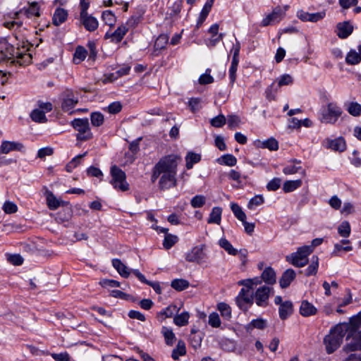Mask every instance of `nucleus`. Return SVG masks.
Wrapping results in <instances>:
<instances>
[{
	"mask_svg": "<svg viewBox=\"0 0 361 361\" xmlns=\"http://www.w3.org/2000/svg\"><path fill=\"white\" fill-rule=\"evenodd\" d=\"M349 330L348 324H339L330 330L324 338V344L328 354L336 351L343 342V339Z\"/></svg>",
	"mask_w": 361,
	"mask_h": 361,
	"instance_id": "1",
	"label": "nucleus"
},
{
	"mask_svg": "<svg viewBox=\"0 0 361 361\" xmlns=\"http://www.w3.org/2000/svg\"><path fill=\"white\" fill-rule=\"evenodd\" d=\"M4 47L5 51H1L4 58L12 59L13 63H18L20 66H27L31 63L32 56L27 53L28 49L25 48V46H23V51L9 44H4Z\"/></svg>",
	"mask_w": 361,
	"mask_h": 361,
	"instance_id": "2",
	"label": "nucleus"
},
{
	"mask_svg": "<svg viewBox=\"0 0 361 361\" xmlns=\"http://www.w3.org/2000/svg\"><path fill=\"white\" fill-rule=\"evenodd\" d=\"M313 252L311 246L304 245L299 247L297 252L286 256V261L296 267H303L307 262V257Z\"/></svg>",
	"mask_w": 361,
	"mask_h": 361,
	"instance_id": "3",
	"label": "nucleus"
},
{
	"mask_svg": "<svg viewBox=\"0 0 361 361\" xmlns=\"http://www.w3.org/2000/svg\"><path fill=\"white\" fill-rule=\"evenodd\" d=\"M342 114L343 110L341 106L335 102H329L323 109L320 121L324 123L334 124Z\"/></svg>",
	"mask_w": 361,
	"mask_h": 361,
	"instance_id": "4",
	"label": "nucleus"
},
{
	"mask_svg": "<svg viewBox=\"0 0 361 361\" xmlns=\"http://www.w3.org/2000/svg\"><path fill=\"white\" fill-rule=\"evenodd\" d=\"M180 161V156L169 154L162 157L155 166L161 173H176L177 166Z\"/></svg>",
	"mask_w": 361,
	"mask_h": 361,
	"instance_id": "5",
	"label": "nucleus"
},
{
	"mask_svg": "<svg viewBox=\"0 0 361 361\" xmlns=\"http://www.w3.org/2000/svg\"><path fill=\"white\" fill-rule=\"evenodd\" d=\"M110 173L112 177L110 181L114 188L121 191H126L129 188V185L126 182V176L125 172L116 165L111 167Z\"/></svg>",
	"mask_w": 361,
	"mask_h": 361,
	"instance_id": "6",
	"label": "nucleus"
},
{
	"mask_svg": "<svg viewBox=\"0 0 361 361\" xmlns=\"http://www.w3.org/2000/svg\"><path fill=\"white\" fill-rule=\"evenodd\" d=\"M72 126L78 131L77 140L86 141L92 137L87 118H75L72 121Z\"/></svg>",
	"mask_w": 361,
	"mask_h": 361,
	"instance_id": "7",
	"label": "nucleus"
},
{
	"mask_svg": "<svg viewBox=\"0 0 361 361\" xmlns=\"http://www.w3.org/2000/svg\"><path fill=\"white\" fill-rule=\"evenodd\" d=\"M78 103V94L71 89L63 92V102L61 108L64 111H71Z\"/></svg>",
	"mask_w": 361,
	"mask_h": 361,
	"instance_id": "8",
	"label": "nucleus"
},
{
	"mask_svg": "<svg viewBox=\"0 0 361 361\" xmlns=\"http://www.w3.org/2000/svg\"><path fill=\"white\" fill-rule=\"evenodd\" d=\"M271 290V288L266 286L257 288L254 295L256 304L259 307H267L269 304V298Z\"/></svg>",
	"mask_w": 361,
	"mask_h": 361,
	"instance_id": "9",
	"label": "nucleus"
},
{
	"mask_svg": "<svg viewBox=\"0 0 361 361\" xmlns=\"http://www.w3.org/2000/svg\"><path fill=\"white\" fill-rule=\"evenodd\" d=\"M288 6H286L283 8L278 6L276 7L271 13L268 15L265 18L263 19L262 24L263 26H267L273 23L279 22L284 16L286 11L288 10Z\"/></svg>",
	"mask_w": 361,
	"mask_h": 361,
	"instance_id": "10",
	"label": "nucleus"
},
{
	"mask_svg": "<svg viewBox=\"0 0 361 361\" xmlns=\"http://www.w3.org/2000/svg\"><path fill=\"white\" fill-rule=\"evenodd\" d=\"M204 245L195 246L185 254V260L189 262H200L204 258Z\"/></svg>",
	"mask_w": 361,
	"mask_h": 361,
	"instance_id": "11",
	"label": "nucleus"
},
{
	"mask_svg": "<svg viewBox=\"0 0 361 361\" xmlns=\"http://www.w3.org/2000/svg\"><path fill=\"white\" fill-rule=\"evenodd\" d=\"M152 228L158 232L165 233L164 240L163 242V246L165 249L169 250L171 248L178 242V238L175 235L168 233V228H161L155 225H152Z\"/></svg>",
	"mask_w": 361,
	"mask_h": 361,
	"instance_id": "12",
	"label": "nucleus"
},
{
	"mask_svg": "<svg viewBox=\"0 0 361 361\" xmlns=\"http://www.w3.org/2000/svg\"><path fill=\"white\" fill-rule=\"evenodd\" d=\"M176 173H162L159 186L161 190H167L176 185Z\"/></svg>",
	"mask_w": 361,
	"mask_h": 361,
	"instance_id": "13",
	"label": "nucleus"
},
{
	"mask_svg": "<svg viewBox=\"0 0 361 361\" xmlns=\"http://www.w3.org/2000/svg\"><path fill=\"white\" fill-rule=\"evenodd\" d=\"M24 145L18 142H11L4 140L1 142L0 152L2 154H8L12 151L23 152Z\"/></svg>",
	"mask_w": 361,
	"mask_h": 361,
	"instance_id": "14",
	"label": "nucleus"
},
{
	"mask_svg": "<svg viewBox=\"0 0 361 361\" xmlns=\"http://www.w3.org/2000/svg\"><path fill=\"white\" fill-rule=\"evenodd\" d=\"M235 302L240 310L247 311L248 307L253 304L254 294L248 293L243 295H238L235 298Z\"/></svg>",
	"mask_w": 361,
	"mask_h": 361,
	"instance_id": "15",
	"label": "nucleus"
},
{
	"mask_svg": "<svg viewBox=\"0 0 361 361\" xmlns=\"http://www.w3.org/2000/svg\"><path fill=\"white\" fill-rule=\"evenodd\" d=\"M80 21L85 28L90 32H93L98 28L99 23L92 15L88 13L80 15Z\"/></svg>",
	"mask_w": 361,
	"mask_h": 361,
	"instance_id": "16",
	"label": "nucleus"
},
{
	"mask_svg": "<svg viewBox=\"0 0 361 361\" xmlns=\"http://www.w3.org/2000/svg\"><path fill=\"white\" fill-rule=\"evenodd\" d=\"M296 274L292 269H286L279 279V284L281 288H286L292 281L295 280Z\"/></svg>",
	"mask_w": 361,
	"mask_h": 361,
	"instance_id": "17",
	"label": "nucleus"
},
{
	"mask_svg": "<svg viewBox=\"0 0 361 361\" xmlns=\"http://www.w3.org/2000/svg\"><path fill=\"white\" fill-rule=\"evenodd\" d=\"M338 36L341 39L347 38L353 31V26L348 22L339 23L337 25Z\"/></svg>",
	"mask_w": 361,
	"mask_h": 361,
	"instance_id": "18",
	"label": "nucleus"
},
{
	"mask_svg": "<svg viewBox=\"0 0 361 361\" xmlns=\"http://www.w3.org/2000/svg\"><path fill=\"white\" fill-rule=\"evenodd\" d=\"M279 317L282 320L286 319L293 312V307L292 302L289 300L285 301L279 307Z\"/></svg>",
	"mask_w": 361,
	"mask_h": 361,
	"instance_id": "19",
	"label": "nucleus"
},
{
	"mask_svg": "<svg viewBox=\"0 0 361 361\" xmlns=\"http://www.w3.org/2000/svg\"><path fill=\"white\" fill-rule=\"evenodd\" d=\"M317 312V308L307 300H303L300 307V313L303 317H310L316 314Z\"/></svg>",
	"mask_w": 361,
	"mask_h": 361,
	"instance_id": "20",
	"label": "nucleus"
},
{
	"mask_svg": "<svg viewBox=\"0 0 361 361\" xmlns=\"http://www.w3.org/2000/svg\"><path fill=\"white\" fill-rule=\"evenodd\" d=\"M68 18V11L63 8H58L56 9L53 18V24L56 26H59L63 23Z\"/></svg>",
	"mask_w": 361,
	"mask_h": 361,
	"instance_id": "21",
	"label": "nucleus"
},
{
	"mask_svg": "<svg viewBox=\"0 0 361 361\" xmlns=\"http://www.w3.org/2000/svg\"><path fill=\"white\" fill-rule=\"evenodd\" d=\"M326 147L335 151L343 152L345 149V142L342 137L326 140Z\"/></svg>",
	"mask_w": 361,
	"mask_h": 361,
	"instance_id": "22",
	"label": "nucleus"
},
{
	"mask_svg": "<svg viewBox=\"0 0 361 361\" xmlns=\"http://www.w3.org/2000/svg\"><path fill=\"white\" fill-rule=\"evenodd\" d=\"M350 337H352V341L344 346L343 350L345 352L361 350V342L355 338V334L353 333L348 334L346 339L348 340Z\"/></svg>",
	"mask_w": 361,
	"mask_h": 361,
	"instance_id": "23",
	"label": "nucleus"
},
{
	"mask_svg": "<svg viewBox=\"0 0 361 361\" xmlns=\"http://www.w3.org/2000/svg\"><path fill=\"white\" fill-rule=\"evenodd\" d=\"M346 111L353 116H361V104L355 102H345L344 104Z\"/></svg>",
	"mask_w": 361,
	"mask_h": 361,
	"instance_id": "24",
	"label": "nucleus"
},
{
	"mask_svg": "<svg viewBox=\"0 0 361 361\" xmlns=\"http://www.w3.org/2000/svg\"><path fill=\"white\" fill-rule=\"evenodd\" d=\"M262 279L267 284L273 285L276 283V273L274 270L269 267L262 274Z\"/></svg>",
	"mask_w": 361,
	"mask_h": 361,
	"instance_id": "25",
	"label": "nucleus"
},
{
	"mask_svg": "<svg viewBox=\"0 0 361 361\" xmlns=\"http://www.w3.org/2000/svg\"><path fill=\"white\" fill-rule=\"evenodd\" d=\"M112 264L121 276L124 278H128L129 276L130 271H128V267L120 259H113Z\"/></svg>",
	"mask_w": 361,
	"mask_h": 361,
	"instance_id": "26",
	"label": "nucleus"
},
{
	"mask_svg": "<svg viewBox=\"0 0 361 361\" xmlns=\"http://www.w3.org/2000/svg\"><path fill=\"white\" fill-rule=\"evenodd\" d=\"M222 209L219 207H215L212 209L209 217L207 220L208 224H220L221 219Z\"/></svg>",
	"mask_w": 361,
	"mask_h": 361,
	"instance_id": "27",
	"label": "nucleus"
},
{
	"mask_svg": "<svg viewBox=\"0 0 361 361\" xmlns=\"http://www.w3.org/2000/svg\"><path fill=\"white\" fill-rule=\"evenodd\" d=\"M319 267V257L314 255L311 258V262L308 267L305 270V276H310L316 275Z\"/></svg>",
	"mask_w": 361,
	"mask_h": 361,
	"instance_id": "28",
	"label": "nucleus"
},
{
	"mask_svg": "<svg viewBox=\"0 0 361 361\" xmlns=\"http://www.w3.org/2000/svg\"><path fill=\"white\" fill-rule=\"evenodd\" d=\"M186 353V348L184 341L180 340L177 346L173 350L171 357L174 360H178L180 356L185 355Z\"/></svg>",
	"mask_w": 361,
	"mask_h": 361,
	"instance_id": "29",
	"label": "nucleus"
},
{
	"mask_svg": "<svg viewBox=\"0 0 361 361\" xmlns=\"http://www.w3.org/2000/svg\"><path fill=\"white\" fill-rule=\"evenodd\" d=\"M161 334L164 337L166 345L171 346L174 344L176 336L172 329L163 326L161 329Z\"/></svg>",
	"mask_w": 361,
	"mask_h": 361,
	"instance_id": "30",
	"label": "nucleus"
},
{
	"mask_svg": "<svg viewBox=\"0 0 361 361\" xmlns=\"http://www.w3.org/2000/svg\"><path fill=\"white\" fill-rule=\"evenodd\" d=\"M302 185L300 179L294 180H286L283 185V190L285 192H290Z\"/></svg>",
	"mask_w": 361,
	"mask_h": 361,
	"instance_id": "31",
	"label": "nucleus"
},
{
	"mask_svg": "<svg viewBox=\"0 0 361 361\" xmlns=\"http://www.w3.org/2000/svg\"><path fill=\"white\" fill-rule=\"evenodd\" d=\"M87 54V51L82 47L78 46L75 51L73 61L75 64H79L85 60Z\"/></svg>",
	"mask_w": 361,
	"mask_h": 361,
	"instance_id": "32",
	"label": "nucleus"
},
{
	"mask_svg": "<svg viewBox=\"0 0 361 361\" xmlns=\"http://www.w3.org/2000/svg\"><path fill=\"white\" fill-rule=\"evenodd\" d=\"M361 61L360 53L356 52L355 50H350L345 57V62L350 65H356Z\"/></svg>",
	"mask_w": 361,
	"mask_h": 361,
	"instance_id": "33",
	"label": "nucleus"
},
{
	"mask_svg": "<svg viewBox=\"0 0 361 361\" xmlns=\"http://www.w3.org/2000/svg\"><path fill=\"white\" fill-rule=\"evenodd\" d=\"M217 161L220 164H224L228 166H233L237 164L236 158L230 154H226L221 156L217 159Z\"/></svg>",
	"mask_w": 361,
	"mask_h": 361,
	"instance_id": "34",
	"label": "nucleus"
},
{
	"mask_svg": "<svg viewBox=\"0 0 361 361\" xmlns=\"http://www.w3.org/2000/svg\"><path fill=\"white\" fill-rule=\"evenodd\" d=\"M201 159V156L199 154L188 152L186 157V168L190 169L195 164L198 163Z\"/></svg>",
	"mask_w": 361,
	"mask_h": 361,
	"instance_id": "35",
	"label": "nucleus"
},
{
	"mask_svg": "<svg viewBox=\"0 0 361 361\" xmlns=\"http://www.w3.org/2000/svg\"><path fill=\"white\" fill-rule=\"evenodd\" d=\"M189 282L183 279H174L171 281V287L178 290V291H182L189 287Z\"/></svg>",
	"mask_w": 361,
	"mask_h": 361,
	"instance_id": "36",
	"label": "nucleus"
},
{
	"mask_svg": "<svg viewBox=\"0 0 361 361\" xmlns=\"http://www.w3.org/2000/svg\"><path fill=\"white\" fill-rule=\"evenodd\" d=\"M128 31V28L125 25H121L112 32L113 42L116 43L120 42Z\"/></svg>",
	"mask_w": 361,
	"mask_h": 361,
	"instance_id": "37",
	"label": "nucleus"
},
{
	"mask_svg": "<svg viewBox=\"0 0 361 361\" xmlns=\"http://www.w3.org/2000/svg\"><path fill=\"white\" fill-rule=\"evenodd\" d=\"M217 309L220 312L221 317L226 320H229L231 318V308L228 304L220 302L217 305Z\"/></svg>",
	"mask_w": 361,
	"mask_h": 361,
	"instance_id": "38",
	"label": "nucleus"
},
{
	"mask_svg": "<svg viewBox=\"0 0 361 361\" xmlns=\"http://www.w3.org/2000/svg\"><path fill=\"white\" fill-rule=\"evenodd\" d=\"M190 314L188 312H183L180 314H177L173 318V322L178 326H185L188 323Z\"/></svg>",
	"mask_w": 361,
	"mask_h": 361,
	"instance_id": "39",
	"label": "nucleus"
},
{
	"mask_svg": "<svg viewBox=\"0 0 361 361\" xmlns=\"http://www.w3.org/2000/svg\"><path fill=\"white\" fill-rule=\"evenodd\" d=\"M169 37L166 34L160 35L154 42L155 50H161L165 48L168 44Z\"/></svg>",
	"mask_w": 361,
	"mask_h": 361,
	"instance_id": "40",
	"label": "nucleus"
},
{
	"mask_svg": "<svg viewBox=\"0 0 361 361\" xmlns=\"http://www.w3.org/2000/svg\"><path fill=\"white\" fill-rule=\"evenodd\" d=\"M30 118L37 123H45L47 121L44 111L40 109H34L30 114Z\"/></svg>",
	"mask_w": 361,
	"mask_h": 361,
	"instance_id": "41",
	"label": "nucleus"
},
{
	"mask_svg": "<svg viewBox=\"0 0 361 361\" xmlns=\"http://www.w3.org/2000/svg\"><path fill=\"white\" fill-rule=\"evenodd\" d=\"M219 244L221 247L224 249L229 255H236L238 254V250L235 249L230 242L226 238L220 239Z\"/></svg>",
	"mask_w": 361,
	"mask_h": 361,
	"instance_id": "42",
	"label": "nucleus"
},
{
	"mask_svg": "<svg viewBox=\"0 0 361 361\" xmlns=\"http://www.w3.org/2000/svg\"><path fill=\"white\" fill-rule=\"evenodd\" d=\"M47 202L50 209H56L60 206V201L56 199L51 192H47Z\"/></svg>",
	"mask_w": 361,
	"mask_h": 361,
	"instance_id": "43",
	"label": "nucleus"
},
{
	"mask_svg": "<svg viewBox=\"0 0 361 361\" xmlns=\"http://www.w3.org/2000/svg\"><path fill=\"white\" fill-rule=\"evenodd\" d=\"M266 327V320L258 318L256 319H253L251 321L250 324H247L246 329L247 331L252 330L254 328L258 329H264Z\"/></svg>",
	"mask_w": 361,
	"mask_h": 361,
	"instance_id": "44",
	"label": "nucleus"
},
{
	"mask_svg": "<svg viewBox=\"0 0 361 361\" xmlns=\"http://www.w3.org/2000/svg\"><path fill=\"white\" fill-rule=\"evenodd\" d=\"M231 209L233 212L235 216L240 221H244L246 219L245 212L242 210L241 207L236 203H231Z\"/></svg>",
	"mask_w": 361,
	"mask_h": 361,
	"instance_id": "45",
	"label": "nucleus"
},
{
	"mask_svg": "<svg viewBox=\"0 0 361 361\" xmlns=\"http://www.w3.org/2000/svg\"><path fill=\"white\" fill-rule=\"evenodd\" d=\"M350 226L348 221H343L338 228V232L341 237L348 238L350 234Z\"/></svg>",
	"mask_w": 361,
	"mask_h": 361,
	"instance_id": "46",
	"label": "nucleus"
},
{
	"mask_svg": "<svg viewBox=\"0 0 361 361\" xmlns=\"http://www.w3.org/2000/svg\"><path fill=\"white\" fill-rule=\"evenodd\" d=\"M180 308L176 305H170L166 308L163 310L159 314L164 315L166 317H171L178 314Z\"/></svg>",
	"mask_w": 361,
	"mask_h": 361,
	"instance_id": "47",
	"label": "nucleus"
},
{
	"mask_svg": "<svg viewBox=\"0 0 361 361\" xmlns=\"http://www.w3.org/2000/svg\"><path fill=\"white\" fill-rule=\"evenodd\" d=\"M206 203V198L203 195H195L190 201L191 206L193 208H199L203 207Z\"/></svg>",
	"mask_w": 361,
	"mask_h": 361,
	"instance_id": "48",
	"label": "nucleus"
},
{
	"mask_svg": "<svg viewBox=\"0 0 361 361\" xmlns=\"http://www.w3.org/2000/svg\"><path fill=\"white\" fill-rule=\"evenodd\" d=\"M102 19L106 24L112 27L116 22V18L111 11H105L102 13Z\"/></svg>",
	"mask_w": 361,
	"mask_h": 361,
	"instance_id": "49",
	"label": "nucleus"
},
{
	"mask_svg": "<svg viewBox=\"0 0 361 361\" xmlns=\"http://www.w3.org/2000/svg\"><path fill=\"white\" fill-rule=\"evenodd\" d=\"M262 147L263 148H267L269 150L274 151L278 149L279 144L278 142L274 138L271 137L267 140L264 141L262 143Z\"/></svg>",
	"mask_w": 361,
	"mask_h": 361,
	"instance_id": "50",
	"label": "nucleus"
},
{
	"mask_svg": "<svg viewBox=\"0 0 361 361\" xmlns=\"http://www.w3.org/2000/svg\"><path fill=\"white\" fill-rule=\"evenodd\" d=\"M226 119L223 114H219L217 116L213 118L210 121V123L215 128H221L225 125Z\"/></svg>",
	"mask_w": 361,
	"mask_h": 361,
	"instance_id": "51",
	"label": "nucleus"
},
{
	"mask_svg": "<svg viewBox=\"0 0 361 361\" xmlns=\"http://www.w3.org/2000/svg\"><path fill=\"white\" fill-rule=\"evenodd\" d=\"M64 214L62 212H59L56 216V221L58 223L63 224L68 222L71 218V210L66 209L63 211Z\"/></svg>",
	"mask_w": 361,
	"mask_h": 361,
	"instance_id": "52",
	"label": "nucleus"
},
{
	"mask_svg": "<svg viewBox=\"0 0 361 361\" xmlns=\"http://www.w3.org/2000/svg\"><path fill=\"white\" fill-rule=\"evenodd\" d=\"M90 118L94 126H100L104 122V116L99 112L92 113Z\"/></svg>",
	"mask_w": 361,
	"mask_h": 361,
	"instance_id": "53",
	"label": "nucleus"
},
{
	"mask_svg": "<svg viewBox=\"0 0 361 361\" xmlns=\"http://www.w3.org/2000/svg\"><path fill=\"white\" fill-rule=\"evenodd\" d=\"M211 70L207 68L204 74H202L199 78V82L201 85L211 84L214 82V78L210 75Z\"/></svg>",
	"mask_w": 361,
	"mask_h": 361,
	"instance_id": "54",
	"label": "nucleus"
},
{
	"mask_svg": "<svg viewBox=\"0 0 361 361\" xmlns=\"http://www.w3.org/2000/svg\"><path fill=\"white\" fill-rule=\"evenodd\" d=\"M208 323L212 327H219L221 326V320L219 314L216 312H212L210 314L209 316Z\"/></svg>",
	"mask_w": 361,
	"mask_h": 361,
	"instance_id": "55",
	"label": "nucleus"
},
{
	"mask_svg": "<svg viewBox=\"0 0 361 361\" xmlns=\"http://www.w3.org/2000/svg\"><path fill=\"white\" fill-rule=\"evenodd\" d=\"M278 91L277 86L275 85V83L273 82L267 90H266V97L267 99L269 101L274 100L276 98V92Z\"/></svg>",
	"mask_w": 361,
	"mask_h": 361,
	"instance_id": "56",
	"label": "nucleus"
},
{
	"mask_svg": "<svg viewBox=\"0 0 361 361\" xmlns=\"http://www.w3.org/2000/svg\"><path fill=\"white\" fill-rule=\"evenodd\" d=\"M326 16L325 11L317 12V13H308V21L312 23H317L319 20L323 19Z\"/></svg>",
	"mask_w": 361,
	"mask_h": 361,
	"instance_id": "57",
	"label": "nucleus"
},
{
	"mask_svg": "<svg viewBox=\"0 0 361 361\" xmlns=\"http://www.w3.org/2000/svg\"><path fill=\"white\" fill-rule=\"evenodd\" d=\"M264 201V197L262 195H255L250 200L247 207L249 209H252L254 208V207H257L263 204Z\"/></svg>",
	"mask_w": 361,
	"mask_h": 361,
	"instance_id": "58",
	"label": "nucleus"
},
{
	"mask_svg": "<svg viewBox=\"0 0 361 361\" xmlns=\"http://www.w3.org/2000/svg\"><path fill=\"white\" fill-rule=\"evenodd\" d=\"M293 83V78L288 74H284L280 77L278 81L277 87L279 88L283 85H289Z\"/></svg>",
	"mask_w": 361,
	"mask_h": 361,
	"instance_id": "59",
	"label": "nucleus"
},
{
	"mask_svg": "<svg viewBox=\"0 0 361 361\" xmlns=\"http://www.w3.org/2000/svg\"><path fill=\"white\" fill-rule=\"evenodd\" d=\"M3 210L6 214H13L18 210L17 205L11 202L6 201L3 206Z\"/></svg>",
	"mask_w": 361,
	"mask_h": 361,
	"instance_id": "60",
	"label": "nucleus"
},
{
	"mask_svg": "<svg viewBox=\"0 0 361 361\" xmlns=\"http://www.w3.org/2000/svg\"><path fill=\"white\" fill-rule=\"evenodd\" d=\"M240 123V118L236 115H230L228 116V126L230 129H233L239 126Z\"/></svg>",
	"mask_w": 361,
	"mask_h": 361,
	"instance_id": "61",
	"label": "nucleus"
},
{
	"mask_svg": "<svg viewBox=\"0 0 361 361\" xmlns=\"http://www.w3.org/2000/svg\"><path fill=\"white\" fill-rule=\"evenodd\" d=\"M201 99L199 98H192L190 99L188 104L191 111L196 112L201 109Z\"/></svg>",
	"mask_w": 361,
	"mask_h": 361,
	"instance_id": "62",
	"label": "nucleus"
},
{
	"mask_svg": "<svg viewBox=\"0 0 361 361\" xmlns=\"http://www.w3.org/2000/svg\"><path fill=\"white\" fill-rule=\"evenodd\" d=\"M281 185V179L278 178H274L271 181H269L267 185V188L269 191H275L280 188Z\"/></svg>",
	"mask_w": 361,
	"mask_h": 361,
	"instance_id": "63",
	"label": "nucleus"
},
{
	"mask_svg": "<svg viewBox=\"0 0 361 361\" xmlns=\"http://www.w3.org/2000/svg\"><path fill=\"white\" fill-rule=\"evenodd\" d=\"M51 357L55 361H70V356L68 353H51Z\"/></svg>",
	"mask_w": 361,
	"mask_h": 361,
	"instance_id": "64",
	"label": "nucleus"
}]
</instances>
